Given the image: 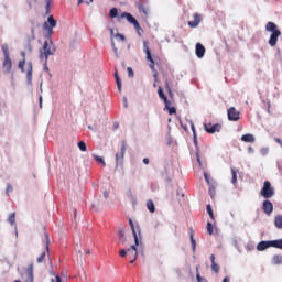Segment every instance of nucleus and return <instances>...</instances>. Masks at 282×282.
<instances>
[{
    "instance_id": "obj_1",
    "label": "nucleus",
    "mask_w": 282,
    "mask_h": 282,
    "mask_svg": "<svg viewBox=\"0 0 282 282\" xmlns=\"http://www.w3.org/2000/svg\"><path fill=\"white\" fill-rule=\"evenodd\" d=\"M265 31L271 32L268 44L270 47H276V43H279V36H281V30L274 22H268L265 25Z\"/></svg>"
},
{
    "instance_id": "obj_62",
    "label": "nucleus",
    "mask_w": 282,
    "mask_h": 282,
    "mask_svg": "<svg viewBox=\"0 0 282 282\" xmlns=\"http://www.w3.org/2000/svg\"><path fill=\"white\" fill-rule=\"evenodd\" d=\"M274 142L280 144V147L282 148V140L280 138H274Z\"/></svg>"
},
{
    "instance_id": "obj_52",
    "label": "nucleus",
    "mask_w": 282,
    "mask_h": 282,
    "mask_svg": "<svg viewBox=\"0 0 282 282\" xmlns=\"http://www.w3.org/2000/svg\"><path fill=\"white\" fill-rule=\"evenodd\" d=\"M195 155H196V162L199 166H202V158L199 156V151H195Z\"/></svg>"
},
{
    "instance_id": "obj_46",
    "label": "nucleus",
    "mask_w": 282,
    "mask_h": 282,
    "mask_svg": "<svg viewBox=\"0 0 282 282\" xmlns=\"http://www.w3.org/2000/svg\"><path fill=\"white\" fill-rule=\"evenodd\" d=\"M52 6V0H46L45 15L50 14V7Z\"/></svg>"
},
{
    "instance_id": "obj_24",
    "label": "nucleus",
    "mask_w": 282,
    "mask_h": 282,
    "mask_svg": "<svg viewBox=\"0 0 282 282\" xmlns=\"http://www.w3.org/2000/svg\"><path fill=\"white\" fill-rule=\"evenodd\" d=\"M274 226L275 228H278L279 230H282V215L279 214L274 217Z\"/></svg>"
},
{
    "instance_id": "obj_38",
    "label": "nucleus",
    "mask_w": 282,
    "mask_h": 282,
    "mask_svg": "<svg viewBox=\"0 0 282 282\" xmlns=\"http://www.w3.org/2000/svg\"><path fill=\"white\" fill-rule=\"evenodd\" d=\"M36 29L34 26L31 28V36L28 39L29 43H32V41H36V35H34V32Z\"/></svg>"
},
{
    "instance_id": "obj_5",
    "label": "nucleus",
    "mask_w": 282,
    "mask_h": 282,
    "mask_svg": "<svg viewBox=\"0 0 282 282\" xmlns=\"http://www.w3.org/2000/svg\"><path fill=\"white\" fill-rule=\"evenodd\" d=\"M260 195L264 199H271V197H274V188L272 186V183H270V181H264Z\"/></svg>"
},
{
    "instance_id": "obj_64",
    "label": "nucleus",
    "mask_w": 282,
    "mask_h": 282,
    "mask_svg": "<svg viewBox=\"0 0 282 282\" xmlns=\"http://www.w3.org/2000/svg\"><path fill=\"white\" fill-rule=\"evenodd\" d=\"M247 151H248L249 154H252V153H254V148L249 147V148L247 149Z\"/></svg>"
},
{
    "instance_id": "obj_26",
    "label": "nucleus",
    "mask_w": 282,
    "mask_h": 282,
    "mask_svg": "<svg viewBox=\"0 0 282 282\" xmlns=\"http://www.w3.org/2000/svg\"><path fill=\"white\" fill-rule=\"evenodd\" d=\"M93 159L98 163L101 164V166H107V163H105V158L99 156L97 154H93Z\"/></svg>"
},
{
    "instance_id": "obj_50",
    "label": "nucleus",
    "mask_w": 282,
    "mask_h": 282,
    "mask_svg": "<svg viewBox=\"0 0 282 282\" xmlns=\"http://www.w3.org/2000/svg\"><path fill=\"white\" fill-rule=\"evenodd\" d=\"M261 155H263V158H265V155H268V153H270V149L269 148H262L260 150Z\"/></svg>"
},
{
    "instance_id": "obj_41",
    "label": "nucleus",
    "mask_w": 282,
    "mask_h": 282,
    "mask_svg": "<svg viewBox=\"0 0 282 282\" xmlns=\"http://www.w3.org/2000/svg\"><path fill=\"white\" fill-rule=\"evenodd\" d=\"M44 237L46 239V243H45L46 252H50V234L45 232Z\"/></svg>"
},
{
    "instance_id": "obj_10",
    "label": "nucleus",
    "mask_w": 282,
    "mask_h": 282,
    "mask_svg": "<svg viewBox=\"0 0 282 282\" xmlns=\"http://www.w3.org/2000/svg\"><path fill=\"white\" fill-rule=\"evenodd\" d=\"M204 130L206 131V133H219V131H221V124L219 123H204Z\"/></svg>"
},
{
    "instance_id": "obj_8",
    "label": "nucleus",
    "mask_w": 282,
    "mask_h": 282,
    "mask_svg": "<svg viewBox=\"0 0 282 282\" xmlns=\"http://www.w3.org/2000/svg\"><path fill=\"white\" fill-rule=\"evenodd\" d=\"M134 239V245H131L130 248H128V250H133V259L130 260V263H135V261L138 260V246H140V243H142V238H138V234H134L133 236Z\"/></svg>"
},
{
    "instance_id": "obj_12",
    "label": "nucleus",
    "mask_w": 282,
    "mask_h": 282,
    "mask_svg": "<svg viewBox=\"0 0 282 282\" xmlns=\"http://www.w3.org/2000/svg\"><path fill=\"white\" fill-rule=\"evenodd\" d=\"M195 54H196L197 58H204V56H206V46H204V44H202L199 42L196 43Z\"/></svg>"
},
{
    "instance_id": "obj_39",
    "label": "nucleus",
    "mask_w": 282,
    "mask_h": 282,
    "mask_svg": "<svg viewBox=\"0 0 282 282\" xmlns=\"http://www.w3.org/2000/svg\"><path fill=\"white\" fill-rule=\"evenodd\" d=\"M129 226L132 230L133 237H135V235H138V231H135V225L133 224V219H131V218L129 219Z\"/></svg>"
},
{
    "instance_id": "obj_27",
    "label": "nucleus",
    "mask_w": 282,
    "mask_h": 282,
    "mask_svg": "<svg viewBox=\"0 0 282 282\" xmlns=\"http://www.w3.org/2000/svg\"><path fill=\"white\" fill-rule=\"evenodd\" d=\"M119 239L122 243H127V237L124 236V228H119Z\"/></svg>"
},
{
    "instance_id": "obj_35",
    "label": "nucleus",
    "mask_w": 282,
    "mask_h": 282,
    "mask_svg": "<svg viewBox=\"0 0 282 282\" xmlns=\"http://www.w3.org/2000/svg\"><path fill=\"white\" fill-rule=\"evenodd\" d=\"M135 6H137L139 12H142L143 14H147V9L144 8V3L135 2Z\"/></svg>"
},
{
    "instance_id": "obj_22",
    "label": "nucleus",
    "mask_w": 282,
    "mask_h": 282,
    "mask_svg": "<svg viewBox=\"0 0 282 282\" xmlns=\"http://www.w3.org/2000/svg\"><path fill=\"white\" fill-rule=\"evenodd\" d=\"M26 273L29 274V280L26 282H34V265L30 264L26 269Z\"/></svg>"
},
{
    "instance_id": "obj_3",
    "label": "nucleus",
    "mask_w": 282,
    "mask_h": 282,
    "mask_svg": "<svg viewBox=\"0 0 282 282\" xmlns=\"http://www.w3.org/2000/svg\"><path fill=\"white\" fill-rule=\"evenodd\" d=\"M2 53L4 55L2 67L7 74H10L12 72V58H10V46L8 43L2 44Z\"/></svg>"
},
{
    "instance_id": "obj_47",
    "label": "nucleus",
    "mask_w": 282,
    "mask_h": 282,
    "mask_svg": "<svg viewBox=\"0 0 282 282\" xmlns=\"http://www.w3.org/2000/svg\"><path fill=\"white\" fill-rule=\"evenodd\" d=\"M275 248L282 250V238L275 239Z\"/></svg>"
},
{
    "instance_id": "obj_34",
    "label": "nucleus",
    "mask_w": 282,
    "mask_h": 282,
    "mask_svg": "<svg viewBox=\"0 0 282 282\" xmlns=\"http://www.w3.org/2000/svg\"><path fill=\"white\" fill-rule=\"evenodd\" d=\"M77 147L82 152L87 151V143H85V141H78Z\"/></svg>"
},
{
    "instance_id": "obj_60",
    "label": "nucleus",
    "mask_w": 282,
    "mask_h": 282,
    "mask_svg": "<svg viewBox=\"0 0 282 282\" xmlns=\"http://www.w3.org/2000/svg\"><path fill=\"white\" fill-rule=\"evenodd\" d=\"M127 196H128L129 199H132L133 197H135V196H133V192H131V189H129L127 192Z\"/></svg>"
},
{
    "instance_id": "obj_40",
    "label": "nucleus",
    "mask_w": 282,
    "mask_h": 282,
    "mask_svg": "<svg viewBox=\"0 0 282 282\" xmlns=\"http://www.w3.org/2000/svg\"><path fill=\"white\" fill-rule=\"evenodd\" d=\"M231 184H237V171L235 169H231Z\"/></svg>"
},
{
    "instance_id": "obj_21",
    "label": "nucleus",
    "mask_w": 282,
    "mask_h": 282,
    "mask_svg": "<svg viewBox=\"0 0 282 282\" xmlns=\"http://www.w3.org/2000/svg\"><path fill=\"white\" fill-rule=\"evenodd\" d=\"M241 141H242V142H247V143H252V142L256 141L254 134H252V133L243 134V135L241 137Z\"/></svg>"
},
{
    "instance_id": "obj_56",
    "label": "nucleus",
    "mask_w": 282,
    "mask_h": 282,
    "mask_svg": "<svg viewBox=\"0 0 282 282\" xmlns=\"http://www.w3.org/2000/svg\"><path fill=\"white\" fill-rule=\"evenodd\" d=\"M43 70L44 72H50V67H47V59L46 58H44Z\"/></svg>"
},
{
    "instance_id": "obj_49",
    "label": "nucleus",
    "mask_w": 282,
    "mask_h": 282,
    "mask_svg": "<svg viewBox=\"0 0 282 282\" xmlns=\"http://www.w3.org/2000/svg\"><path fill=\"white\" fill-rule=\"evenodd\" d=\"M127 72H128V78H133V76H135V73L133 72V68L128 67Z\"/></svg>"
},
{
    "instance_id": "obj_54",
    "label": "nucleus",
    "mask_w": 282,
    "mask_h": 282,
    "mask_svg": "<svg viewBox=\"0 0 282 282\" xmlns=\"http://www.w3.org/2000/svg\"><path fill=\"white\" fill-rule=\"evenodd\" d=\"M191 129H192L193 137L197 135V130L195 129V123H193V121H191Z\"/></svg>"
},
{
    "instance_id": "obj_36",
    "label": "nucleus",
    "mask_w": 282,
    "mask_h": 282,
    "mask_svg": "<svg viewBox=\"0 0 282 282\" xmlns=\"http://www.w3.org/2000/svg\"><path fill=\"white\" fill-rule=\"evenodd\" d=\"M165 89L167 91L169 98L173 99V90L171 89V85H169V80H165Z\"/></svg>"
},
{
    "instance_id": "obj_4",
    "label": "nucleus",
    "mask_w": 282,
    "mask_h": 282,
    "mask_svg": "<svg viewBox=\"0 0 282 282\" xmlns=\"http://www.w3.org/2000/svg\"><path fill=\"white\" fill-rule=\"evenodd\" d=\"M119 19H127L128 23L133 25L134 30L137 31V34L139 36H142V34L140 33V30L142 31V26H140V22H138V19H135V17H133V14H131L129 12H122L119 15Z\"/></svg>"
},
{
    "instance_id": "obj_53",
    "label": "nucleus",
    "mask_w": 282,
    "mask_h": 282,
    "mask_svg": "<svg viewBox=\"0 0 282 282\" xmlns=\"http://www.w3.org/2000/svg\"><path fill=\"white\" fill-rule=\"evenodd\" d=\"M12 191H14V187L12 186V184H8V185H7V188H6L7 195H8L9 193H12Z\"/></svg>"
},
{
    "instance_id": "obj_16",
    "label": "nucleus",
    "mask_w": 282,
    "mask_h": 282,
    "mask_svg": "<svg viewBox=\"0 0 282 282\" xmlns=\"http://www.w3.org/2000/svg\"><path fill=\"white\" fill-rule=\"evenodd\" d=\"M56 19H54V15H48L47 21L44 22L43 28H56L57 25Z\"/></svg>"
},
{
    "instance_id": "obj_31",
    "label": "nucleus",
    "mask_w": 282,
    "mask_h": 282,
    "mask_svg": "<svg viewBox=\"0 0 282 282\" xmlns=\"http://www.w3.org/2000/svg\"><path fill=\"white\" fill-rule=\"evenodd\" d=\"M189 239H191V243H192V250H193V252H195V250L197 248V240H195L193 232H191Z\"/></svg>"
},
{
    "instance_id": "obj_2",
    "label": "nucleus",
    "mask_w": 282,
    "mask_h": 282,
    "mask_svg": "<svg viewBox=\"0 0 282 282\" xmlns=\"http://www.w3.org/2000/svg\"><path fill=\"white\" fill-rule=\"evenodd\" d=\"M43 51H40V59L43 61L44 58L48 61L50 56H54L56 54V45H54V41L52 44L48 40H45L42 46Z\"/></svg>"
},
{
    "instance_id": "obj_58",
    "label": "nucleus",
    "mask_w": 282,
    "mask_h": 282,
    "mask_svg": "<svg viewBox=\"0 0 282 282\" xmlns=\"http://www.w3.org/2000/svg\"><path fill=\"white\" fill-rule=\"evenodd\" d=\"M209 195H210V197H215V187L214 186L209 187Z\"/></svg>"
},
{
    "instance_id": "obj_23",
    "label": "nucleus",
    "mask_w": 282,
    "mask_h": 282,
    "mask_svg": "<svg viewBox=\"0 0 282 282\" xmlns=\"http://www.w3.org/2000/svg\"><path fill=\"white\" fill-rule=\"evenodd\" d=\"M115 80H116L118 91L121 93L122 91V79H120V75H118V70L115 72Z\"/></svg>"
},
{
    "instance_id": "obj_55",
    "label": "nucleus",
    "mask_w": 282,
    "mask_h": 282,
    "mask_svg": "<svg viewBox=\"0 0 282 282\" xmlns=\"http://www.w3.org/2000/svg\"><path fill=\"white\" fill-rule=\"evenodd\" d=\"M178 204H182V199H184V193L180 194V192H176Z\"/></svg>"
},
{
    "instance_id": "obj_63",
    "label": "nucleus",
    "mask_w": 282,
    "mask_h": 282,
    "mask_svg": "<svg viewBox=\"0 0 282 282\" xmlns=\"http://www.w3.org/2000/svg\"><path fill=\"white\" fill-rule=\"evenodd\" d=\"M55 282H63V279L61 278V275L58 274L55 275Z\"/></svg>"
},
{
    "instance_id": "obj_25",
    "label": "nucleus",
    "mask_w": 282,
    "mask_h": 282,
    "mask_svg": "<svg viewBox=\"0 0 282 282\" xmlns=\"http://www.w3.org/2000/svg\"><path fill=\"white\" fill-rule=\"evenodd\" d=\"M272 264L273 265H282V256L281 254H274L272 257Z\"/></svg>"
},
{
    "instance_id": "obj_7",
    "label": "nucleus",
    "mask_w": 282,
    "mask_h": 282,
    "mask_svg": "<svg viewBox=\"0 0 282 282\" xmlns=\"http://www.w3.org/2000/svg\"><path fill=\"white\" fill-rule=\"evenodd\" d=\"M268 248H276V241L275 240H261L257 245L258 252H265Z\"/></svg>"
},
{
    "instance_id": "obj_29",
    "label": "nucleus",
    "mask_w": 282,
    "mask_h": 282,
    "mask_svg": "<svg viewBox=\"0 0 282 282\" xmlns=\"http://www.w3.org/2000/svg\"><path fill=\"white\" fill-rule=\"evenodd\" d=\"M8 221L11 226H14V224H17V214L15 213H11L8 217Z\"/></svg>"
},
{
    "instance_id": "obj_43",
    "label": "nucleus",
    "mask_w": 282,
    "mask_h": 282,
    "mask_svg": "<svg viewBox=\"0 0 282 282\" xmlns=\"http://www.w3.org/2000/svg\"><path fill=\"white\" fill-rule=\"evenodd\" d=\"M212 270L216 274H219V264H217V262L212 263Z\"/></svg>"
},
{
    "instance_id": "obj_48",
    "label": "nucleus",
    "mask_w": 282,
    "mask_h": 282,
    "mask_svg": "<svg viewBox=\"0 0 282 282\" xmlns=\"http://www.w3.org/2000/svg\"><path fill=\"white\" fill-rule=\"evenodd\" d=\"M193 140H194L195 149H196V151H198V153H199V143H198V141H197V134H194Z\"/></svg>"
},
{
    "instance_id": "obj_11",
    "label": "nucleus",
    "mask_w": 282,
    "mask_h": 282,
    "mask_svg": "<svg viewBox=\"0 0 282 282\" xmlns=\"http://www.w3.org/2000/svg\"><path fill=\"white\" fill-rule=\"evenodd\" d=\"M262 210L268 215V217H270V215H272L274 212V204H272V200L265 198V200L262 203Z\"/></svg>"
},
{
    "instance_id": "obj_20",
    "label": "nucleus",
    "mask_w": 282,
    "mask_h": 282,
    "mask_svg": "<svg viewBox=\"0 0 282 282\" xmlns=\"http://www.w3.org/2000/svg\"><path fill=\"white\" fill-rule=\"evenodd\" d=\"M148 62L150 63L149 67L150 69H152L154 72L153 77L155 83H158V70H155V59H153V57H151V59H148Z\"/></svg>"
},
{
    "instance_id": "obj_59",
    "label": "nucleus",
    "mask_w": 282,
    "mask_h": 282,
    "mask_svg": "<svg viewBox=\"0 0 282 282\" xmlns=\"http://www.w3.org/2000/svg\"><path fill=\"white\" fill-rule=\"evenodd\" d=\"M115 58H120V54L118 53V47L112 48Z\"/></svg>"
},
{
    "instance_id": "obj_44",
    "label": "nucleus",
    "mask_w": 282,
    "mask_h": 282,
    "mask_svg": "<svg viewBox=\"0 0 282 282\" xmlns=\"http://www.w3.org/2000/svg\"><path fill=\"white\" fill-rule=\"evenodd\" d=\"M128 252H131V249H121L119 251V256L124 258V257H127Z\"/></svg>"
},
{
    "instance_id": "obj_57",
    "label": "nucleus",
    "mask_w": 282,
    "mask_h": 282,
    "mask_svg": "<svg viewBox=\"0 0 282 282\" xmlns=\"http://www.w3.org/2000/svg\"><path fill=\"white\" fill-rule=\"evenodd\" d=\"M204 180L207 182V184H210V176L206 172L204 173Z\"/></svg>"
},
{
    "instance_id": "obj_9",
    "label": "nucleus",
    "mask_w": 282,
    "mask_h": 282,
    "mask_svg": "<svg viewBox=\"0 0 282 282\" xmlns=\"http://www.w3.org/2000/svg\"><path fill=\"white\" fill-rule=\"evenodd\" d=\"M227 118L229 120V122H237L240 120V113L239 111H237V108L235 107H230L227 110Z\"/></svg>"
},
{
    "instance_id": "obj_45",
    "label": "nucleus",
    "mask_w": 282,
    "mask_h": 282,
    "mask_svg": "<svg viewBox=\"0 0 282 282\" xmlns=\"http://www.w3.org/2000/svg\"><path fill=\"white\" fill-rule=\"evenodd\" d=\"M45 256H46V252L43 251L40 257L37 258V263H43V261H45Z\"/></svg>"
},
{
    "instance_id": "obj_51",
    "label": "nucleus",
    "mask_w": 282,
    "mask_h": 282,
    "mask_svg": "<svg viewBox=\"0 0 282 282\" xmlns=\"http://www.w3.org/2000/svg\"><path fill=\"white\" fill-rule=\"evenodd\" d=\"M115 39H119L120 41H127V36H124V34L122 33H117L115 35Z\"/></svg>"
},
{
    "instance_id": "obj_37",
    "label": "nucleus",
    "mask_w": 282,
    "mask_h": 282,
    "mask_svg": "<svg viewBox=\"0 0 282 282\" xmlns=\"http://www.w3.org/2000/svg\"><path fill=\"white\" fill-rule=\"evenodd\" d=\"M18 67L22 74H25V58L19 62Z\"/></svg>"
},
{
    "instance_id": "obj_17",
    "label": "nucleus",
    "mask_w": 282,
    "mask_h": 282,
    "mask_svg": "<svg viewBox=\"0 0 282 282\" xmlns=\"http://www.w3.org/2000/svg\"><path fill=\"white\" fill-rule=\"evenodd\" d=\"M28 70H26V85H32V62H28L26 64Z\"/></svg>"
},
{
    "instance_id": "obj_61",
    "label": "nucleus",
    "mask_w": 282,
    "mask_h": 282,
    "mask_svg": "<svg viewBox=\"0 0 282 282\" xmlns=\"http://www.w3.org/2000/svg\"><path fill=\"white\" fill-rule=\"evenodd\" d=\"M25 50H28V52H32V44L30 43V41L28 42Z\"/></svg>"
},
{
    "instance_id": "obj_30",
    "label": "nucleus",
    "mask_w": 282,
    "mask_h": 282,
    "mask_svg": "<svg viewBox=\"0 0 282 282\" xmlns=\"http://www.w3.org/2000/svg\"><path fill=\"white\" fill-rule=\"evenodd\" d=\"M110 19H118V8L113 7L109 11Z\"/></svg>"
},
{
    "instance_id": "obj_18",
    "label": "nucleus",
    "mask_w": 282,
    "mask_h": 282,
    "mask_svg": "<svg viewBox=\"0 0 282 282\" xmlns=\"http://www.w3.org/2000/svg\"><path fill=\"white\" fill-rule=\"evenodd\" d=\"M158 96H159L160 100H162L164 102V105H165V102L169 104V101H170L169 97L166 96V94H164V89L162 88V86H159V88H158Z\"/></svg>"
},
{
    "instance_id": "obj_32",
    "label": "nucleus",
    "mask_w": 282,
    "mask_h": 282,
    "mask_svg": "<svg viewBox=\"0 0 282 282\" xmlns=\"http://www.w3.org/2000/svg\"><path fill=\"white\" fill-rule=\"evenodd\" d=\"M206 210H207V213H208L210 219L215 220V213L213 212V206H212L210 204H208V205L206 206Z\"/></svg>"
},
{
    "instance_id": "obj_13",
    "label": "nucleus",
    "mask_w": 282,
    "mask_h": 282,
    "mask_svg": "<svg viewBox=\"0 0 282 282\" xmlns=\"http://www.w3.org/2000/svg\"><path fill=\"white\" fill-rule=\"evenodd\" d=\"M194 21H188L187 24L189 28H198L202 23V15L199 13H194Z\"/></svg>"
},
{
    "instance_id": "obj_14",
    "label": "nucleus",
    "mask_w": 282,
    "mask_h": 282,
    "mask_svg": "<svg viewBox=\"0 0 282 282\" xmlns=\"http://www.w3.org/2000/svg\"><path fill=\"white\" fill-rule=\"evenodd\" d=\"M43 30L46 31V33L44 34L45 41H50V44L52 45V36L54 35V28L43 26Z\"/></svg>"
},
{
    "instance_id": "obj_28",
    "label": "nucleus",
    "mask_w": 282,
    "mask_h": 282,
    "mask_svg": "<svg viewBox=\"0 0 282 282\" xmlns=\"http://www.w3.org/2000/svg\"><path fill=\"white\" fill-rule=\"evenodd\" d=\"M147 208L149 213H155V204L151 199L147 202Z\"/></svg>"
},
{
    "instance_id": "obj_42",
    "label": "nucleus",
    "mask_w": 282,
    "mask_h": 282,
    "mask_svg": "<svg viewBox=\"0 0 282 282\" xmlns=\"http://www.w3.org/2000/svg\"><path fill=\"white\" fill-rule=\"evenodd\" d=\"M207 232H208V235L214 234L213 223H210V221H207Z\"/></svg>"
},
{
    "instance_id": "obj_6",
    "label": "nucleus",
    "mask_w": 282,
    "mask_h": 282,
    "mask_svg": "<svg viewBox=\"0 0 282 282\" xmlns=\"http://www.w3.org/2000/svg\"><path fill=\"white\" fill-rule=\"evenodd\" d=\"M124 153H127V140L121 141L120 152L116 153V169H118V166H123Z\"/></svg>"
},
{
    "instance_id": "obj_15",
    "label": "nucleus",
    "mask_w": 282,
    "mask_h": 282,
    "mask_svg": "<svg viewBox=\"0 0 282 282\" xmlns=\"http://www.w3.org/2000/svg\"><path fill=\"white\" fill-rule=\"evenodd\" d=\"M164 111H167L170 116H175L177 113V108L175 106H171V100L167 104H164Z\"/></svg>"
},
{
    "instance_id": "obj_33",
    "label": "nucleus",
    "mask_w": 282,
    "mask_h": 282,
    "mask_svg": "<svg viewBox=\"0 0 282 282\" xmlns=\"http://www.w3.org/2000/svg\"><path fill=\"white\" fill-rule=\"evenodd\" d=\"M196 281L197 282H206L208 280H206V278H203L200 274H199V267H196Z\"/></svg>"
},
{
    "instance_id": "obj_19",
    "label": "nucleus",
    "mask_w": 282,
    "mask_h": 282,
    "mask_svg": "<svg viewBox=\"0 0 282 282\" xmlns=\"http://www.w3.org/2000/svg\"><path fill=\"white\" fill-rule=\"evenodd\" d=\"M143 52L145 54L147 61H151L153 58V55L151 54V48H149V42H143Z\"/></svg>"
}]
</instances>
